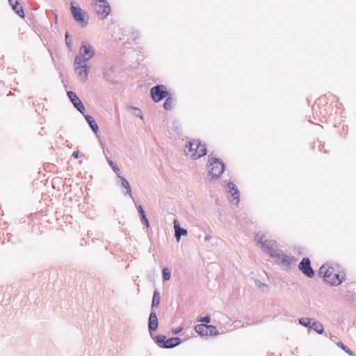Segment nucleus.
<instances>
[{
	"label": "nucleus",
	"instance_id": "1",
	"mask_svg": "<svg viewBox=\"0 0 356 356\" xmlns=\"http://www.w3.org/2000/svg\"><path fill=\"white\" fill-rule=\"evenodd\" d=\"M254 240L261 250L274 259L282 269L285 270L291 269V265L296 259L293 257L284 254L282 250L277 248L274 241L268 240L265 235L260 234L255 235Z\"/></svg>",
	"mask_w": 356,
	"mask_h": 356
},
{
	"label": "nucleus",
	"instance_id": "2",
	"mask_svg": "<svg viewBox=\"0 0 356 356\" xmlns=\"http://www.w3.org/2000/svg\"><path fill=\"white\" fill-rule=\"evenodd\" d=\"M186 154L195 160L207 154V148L199 140L189 141L185 147Z\"/></svg>",
	"mask_w": 356,
	"mask_h": 356
},
{
	"label": "nucleus",
	"instance_id": "3",
	"mask_svg": "<svg viewBox=\"0 0 356 356\" xmlns=\"http://www.w3.org/2000/svg\"><path fill=\"white\" fill-rule=\"evenodd\" d=\"M95 55V51L92 46L86 41L81 42V47L79 50V55L75 56L74 60L80 62L86 63L91 59Z\"/></svg>",
	"mask_w": 356,
	"mask_h": 356
},
{
	"label": "nucleus",
	"instance_id": "4",
	"mask_svg": "<svg viewBox=\"0 0 356 356\" xmlns=\"http://www.w3.org/2000/svg\"><path fill=\"white\" fill-rule=\"evenodd\" d=\"M208 170L213 178H217L224 172L225 165L219 159L211 158L208 161Z\"/></svg>",
	"mask_w": 356,
	"mask_h": 356
},
{
	"label": "nucleus",
	"instance_id": "5",
	"mask_svg": "<svg viewBox=\"0 0 356 356\" xmlns=\"http://www.w3.org/2000/svg\"><path fill=\"white\" fill-rule=\"evenodd\" d=\"M74 70L77 76L78 79L85 83L88 80L90 67L86 63L80 62L79 60H74Z\"/></svg>",
	"mask_w": 356,
	"mask_h": 356
},
{
	"label": "nucleus",
	"instance_id": "6",
	"mask_svg": "<svg viewBox=\"0 0 356 356\" xmlns=\"http://www.w3.org/2000/svg\"><path fill=\"white\" fill-rule=\"evenodd\" d=\"M95 3V10L99 19H105L111 12V8L106 0H92Z\"/></svg>",
	"mask_w": 356,
	"mask_h": 356
},
{
	"label": "nucleus",
	"instance_id": "7",
	"mask_svg": "<svg viewBox=\"0 0 356 356\" xmlns=\"http://www.w3.org/2000/svg\"><path fill=\"white\" fill-rule=\"evenodd\" d=\"M70 10L74 19L81 27L83 28L88 25V20L85 18L84 13L81 8L74 6L72 3Z\"/></svg>",
	"mask_w": 356,
	"mask_h": 356
},
{
	"label": "nucleus",
	"instance_id": "8",
	"mask_svg": "<svg viewBox=\"0 0 356 356\" xmlns=\"http://www.w3.org/2000/svg\"><path fill=\"white\" fill-rule=\"evenodd\" d=\"M151 95L155 102H159L164 97H168V92L165 86L158 85L152 88Z\"/></svg>",
	"mask_w": 356,
	"mask_h": 356
},
{
	"label": "nucleus",
	"instance_id": "9",
	"mask_svg": "<svg viewBox=\"0 0 356 356\" xmlns=\"http://www.w3.org/2000/svg\"><path fill=\"white\" fill-rule=\"evenodd\" d=\"M298 268L307 277L312 278L314 275V271L311 266L309 258H303L299 264Z\"/></svg>",
	"mask_w": 356,
	"mask_h": 356
},
{
	"label": "nucleus",
	"instance_id": "10",
	"mask_svg": "<svg viewBox=\"0 0 356 356\" xmlns=\"http://www.w3.org/2000/svg\"><path fill=\"white\" fill-rule=\"evenodd\" d=\"M67 96L70 98V101L73 104L74 106L83 115H84L86 109L85 107L80 100V99L78 97V96L72 91H68L67 92Z\"/></svg>",
	"mask_w": 356,
	"mask_h": 356
},
{
	"label": "nucleus",
	"instance_id": "11",
	"mask_svg": "<svg viewBox=\"0 0 356 356\" xmlns=\"http://www.w3.org/2000/svg\"><path fill=\"white\" fill-rule=\"evenodd\" d=\"M228 193H230L232 199L230 200V202L234 204H237L239 202V191H238L236 185L232 182H229L227 184Z\"/></svg>",
	"mask_w": 356,
	"mask_h": 356
},
{
	"label": "nucleus",
	"instance_id": "12",
	"mask_svg": "<svg viewBox=\"0 0 356 356\" xmlns=\"http://www.w3.org/2000/svg\"><path fill=\"white\" fill-rule=\"evenodd\" d=\"M118 182L120 183L121 186L126 190L125 193L128 195L133 200H134L129 181L121 175H118Z\"/></svg>",
	"mask_w": 356,
	"mask_h": 356
},
{
	"label": "nucleus",
	"instance_id": "13",
	"mask_svg": "<svg viewBox=\"0 0 356 356\" xmlns=\"http://www.w3.org/2000/svg\"><path fill=\"white\" fill-rule=\"evenodd\" d=\"M173 224L175 229V236L177 241L179 242L181 236H185L187 234V230L184 228L180 227L179 224L177 220H174Z\"/></svg>",
	"mask_w": 356,
	"mask_h": 356
},
{
	"label": "nucleus",
	"instance_id": "14",
	"mask_svg": "<svg viewBox=\"0 0 356 356\" xmlns=\"http://www.w3.org/2000/svg\"><path fill=\"white\" fill-rule=\"evenodd\" d=\"M158 327V318L155 312H152L149 316L148 328L149 332L154 331Z\"/></svg>",
	"mask_w": 356,
	"mask_h": 356
},
{
	"label": "nucleus",
	"instance_id": "15",
	"mask_svg": "<svg viewBox=\"0 0 356 356\" xmlns=\"http://www.w3.org/2000/svg\"><path fill=\"white\" fill-rule=\"evenodd\" d=\"M325 282L333 286H338L342 282V277L334 271L329 275V277L325 278Z\"/></svg>",
	"mask_w": 356,
	"mask_h": 356
},
{
	"label": "nucleus",
	"instance_id": "16",
	"mask_svg": "<svg viewBox=\"0 0 356 356\" xmlns=\"http://www.w3.org/2000/svg\"><path fill=\"white\" fill-rule=\"evenodd\" d=\"M333 271H334L333 268L327 264H323L319 269V275L322 276L325 281V278L329 277V275H331Z\"/></svg>",
	"mask_w": 356,
	"mask_h": 356
},
{
	"label": "nucleus",
	"instance_id": "17",
	"mask_svg": "<svg viewBox=\"0 0 356 356\" xmlns=\"http://www.w3.org/2000/svg\"><path fill=\"white\" fill-rule=\"evenodd\" d=\"M181 342V341L179 337L170 338L167 339L161 347L164 348H172L179 345Z\"/></svg>",
	"mask_w": 356,
	"mask_h": 356
},
{
	"label": "nucleus",
	"instance_id": "18",
	"mask_svg": "<svg viewBox=\"0 0 356 356\" xmlns=\"http://www.w3.org/2000/svg\"><path fill=\"white\" fill-rule=\"evenodd\" d=\"M10 5L15 13L20 17H24V11L17 0H8Z\"/></svg>",
	"mask_w": 356,
	"mask_h": 356
},
{
	"label": "nucleus",
	"instance_id": "19",
	"mask_svg": "<svg viewBox=\"0 0 356 356\" xmlns=\"http://www.w3.org/2000/svg\"><path fill=\"white\" fill-rule=\"evenodd\" d=\"M83 115L85 116V118H86L87 122L88 123L89 126L90 127L92 130L94 131V133H95V134L97 133L99 128H98L97 124L96 123V122L95 121L93 118L88 115L84 114Z\"/></svg>",
	"mask_w": 356,
	"mask_h": 356
},
{
	"label": "nucleus",
	"instance_id": "20",
	"mask_svg": "<svg viewBox=\"0 0 356 356\" xmlns=\"http://www.w3.org/2000/svg\"><path fill=\"white\" fill-rule=\"evenodd\" d=\"M207 330V325L205 324H199L195 327V332L202 336L208 335Z\"/></svg>",
	"mask_w": 356,
	"mask_h": 356
},
{
	"label": "nucleus",
	"instance_id": "21",
	"mask_svg": "<svg viewBox=\"0 0 356 356\" xmlns=\"http://www.w3.org/2000/svg\"><path fill=\"white\" fill-rule=\"evenodd\" d=\"M160 303V293L158 290H155L154 291L152 302V309L157 308Z\"/></svg>",
	"mask_w": 356,
	"mask_h": 356
},
{
	"label": "nucleus",
	"instance_id": "22",
	"mask_svg": "<svg viewBox=\"0 0 356 356\" xmlns=\"http://www.w3.org/2000/svg\"><path fill=\"white\" fill-rule=\"evenodd\" d=\"M318 334H323L324 332V327L323 324L318 321H314L312 323L311 327Z\"/></svg>",
	"mask_w": 356,
	"mask_h": 356
},
{
	"label": "nucleus",
	"instance_id": "23",
	"mask_svg": "<svg viewBox=\"0 0 356 356\" xmlns=\"http://www.w3.org/2000/svg\"><path fill=\"white\" fill-rule=\"evenodd\" d=\"M106 161H107L108 165L111 166V168L113 169V170L117 175V176L118 177V175H120V170L118 167V165L111 159H109L108 157H106Z\"/></svg>",
	"mask_w": 356,
	"mask_h": 356
},
{
	"label": "nucleus",
	"instance_id": "24",
	"mask_svg": "<svg viewBox=\"0 0 356 356\" xmlns=\"http://www.w3.org/2000/svg\"><path fill=\"white\" fill-rule=\"evenodd\" d=\"M312 319L309 318H300L298 320V323L304 327H311L312 323Z\"/></svg>",
	"mask_w": 356,
	"mask_h": 356
},
{
	"label": "nucleus",
	"instance_id": "25",
	"mask_svg": "<svg viewBox=\"0 0 356 356\" xmlns=\"http://www.w3.org/2000/svg\"><path fill=\"white\" fill-rule=\"evenodd\" d=\"M255 285L264 293L268 291V286L266 284L260 282L259 280H255Z\"/></svg>",
	"mask_w": 356,
	"mask_h": 356
},
{
	"label": "nucleus",
	"instance_id": "26",
	"mask_svg": "<svg viewBox=\"0 0 356 356\" xmlns=\"http://www.w3.org/2000/svg\"><path fill=\"white\" fill-rule=\"evenodd\" d=\"M128 109L129 110H133L134 112V115L140 118L141 120H143V113L141 111V110L138 108H136V107H134V106H129L128 107Z\"/></svg>",
	"mask_w": 356,
	"mask_h": 356
},
{
	"label": "nucleus",
	"instance_id": "27",
	"mask_svg": "<svg viewBox=\"0 0 356 356\" xmlns=\"http://www.w3.org/2000/svg\"><path fill=\"white\" fill-rule=\"evenodd\" d=\"M172 103H173L172 98L171 97H168L163 104L164 108L166 110L171 109L172 108Z\"/></svg>",
	"mask_w": 356,
	"mask_h": 356
},
{
	"label": "nucleus",
	"instance_id": "28",
	"mask_svg": "<svg viewBox=\"0 0 356 356\" xmlns=\"http://www.w3.org/2000/svg\"><path fill=\"white\" fill-rule=\"evenodd\" d=\"M207 332L208 334L209 335H218L219 334L218 331L217 330L216 327L211 325H207Z\"/></svg>",
	"mask_w": 356,
	"mask_h": 356
},
{
	"label": "nucleus",
	"instance_id": "29",
	"mask_svg": "<svg viewBox=\"0 0 356 356\" xmlns=\"http://www.w3.org/2000/svg\"><path fill=\"white\" fill-rule=\"evenodd\" d=\"M162 273H163V279L164 281H168L170 279L171 273L168 268H163Z\"/></svg>",
	"mask_w": 356,
	"mask_h": 356
},
{
	"label": "nucleus",
	"instance_id": "30",
	"mask_svg": "<svg viewBox=\"0 0 356 356\" xmlns=\"http://www.w3.org/2000/svg\"><path fill=\"white\" fill-rule=\"evenodd\" d=\"M338 347L341 348L343 351L348 353L349 355H353V353L349 349L347 346H346L342 342L339 341L337 343Z\"/></svg>",
	"mask_w": 356,
	"mask_h": 356
},
{
	"label": "nucleus",
	"instance_id": "31",
	"mask_svg": "<svg viewBox=\"0 0 356 356\" xmlns=\"http://www.w3.org/2000/svg\"><path fill=\"white\" fill-rule=\"evenodd\" d=\"M156 341L157 343H163V345L165 343V337L163 335H159L156 337Z\"/></svg>",
	"mask_w": 356,
	"mask_h": 356
},
{
	"label": "nucleus",
	"instance_id": "32",
	"mask_svg": "<svg viewBox=\"0 0 356 356\" xmlns=\"http://www.w3.org/2000/svg\"><path fill=\"white\" fill-rule=\"evenodd\" d=\"M136 209H137L138 211L140 213L141 218L143 217L144 216H145V211L140 205H136Z\"/></svg>",
	"mask_w": 356,
	"mask_h": 356
},
{
	"label": "nucleus",
	"instance_id": "33",
	"mask_svg": "<svg viewBox=\"0 0 356 356\" xmlns=\"http://www.w3.org/2000/svg\"><path fill=\"white\" fill-rule=\"evenodd\" d=\"M200 322H204V323H209L210 322V317L209 316H204L203 318H201L198 320Z\"/></svg>",
	"mask_w": 356,
	"mask_h": 356
},
{
	"label": "nucleus",
	"instance_id": "34",
	"mask_svg": "<svg viewBox=\"0 0 356 356\" xmlns=\"http://www.w3.org/2000/svg\"><path fill=\"white\" fill-rule=\"evenodd\" d=\"M81 156H82V154L81 152H79V151L74 152L72 154V156L74 159H78V158L81 157Z\"/></svg>",
	"mask_w": 356,
	"mask_h": 356
},
{
	"label": "nucleus",
	"instance_id": "35",
	"mask_svg": "<svg viewBox=\"0 0 356 356\" xmlns=\"http://www.w3.org/2000/svg\"><path fill=\"white\" fill-rule=\"evenodd\" d=\"M141 219H142V221L146 225V227H148L149 226V222L148 219L147 218L146 216H144L143 217H142Z\"/></svg>",
	"mask_w": 356,
	"mask_h": 356
},
{
	"label": "nucleus",
	"instance_id": "36",
	"mask_svg": "<svg viewBox=\"0 0 356 356\" xmlns=\"http://www.w3.org/2000/svg\"><path fill=\"white\" fill-rule=\"evenodd\" d=\"M181 330H182L181 327L174 329V330H172V332L174 334H177L179 333L181 331Z\"/></svg>",
	"mask_w": 356,
	"mask_h": 356
},
{
	"label": "nucleus",
	"instance_id": "37",
	"mask_svg": "<svg viewBox=\"0 0 356 356\" xmlns=\"http://www.w3.org/2000/svg\"><path fill=\"white\" fill-rule=\"evenodd\" d=\"M67 38H68V33H67L65 34V40L66 41H67Z\"/></svg>",
	"mask_w": 356,
	"mask_h": 356
},
{
	"label": "nucleus",
	"instance_id": "38",
	"mask_svg": "<svg viewBox=\"0 0 356 356\" xmlns=\"http://www.w3.org/2000/svg\"><path fill=\"white\" fill-rule=\"evenodd\" d=\"M67 40H69V38H67ZM66 44H67V45H69V43H68V42H67V41H66Z\"/></svg>",
	"mask_w": 356,
	"mask_h": 356
}]
</instances>
